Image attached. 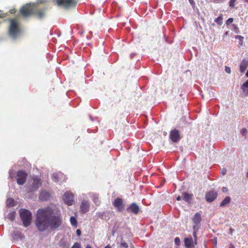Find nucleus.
<instances>
[{"instance_id": "19", "label": "nucleus", "mask_w": 248, "mask_h": 248, "mask_svg": "<svg viewBox=\"0 0 248 248\" xmlns=\"http://www.w3.org/2000/svg\"><path fill=\"white\" fill-rule=\"evenodd\" d=\"M183 200L187 202H190L191 200L192 199V194H188L186 192H184L183 193Z\"/></svg>"}, {"instance_id": "22", "label": "nucleus", "mask_w": 248, "mask_h": 248, "mask_svg": "<svg viewBox=\"0 0 248 248\" xmlns=\"http://www.w3.org/2000/svg\"><path fill=\"white\" fill-rule=\"evenodd\" d=\"M93 202L97 205L98 206L100 204V201L99 199L98 195H94L93 196Z\"/></svg>"}, {"instance_id": "16", "label": "nucleus", "mask_w": 248, "mask_h": 248, "mask_svg": "<svg viewBox=\"0 0 248 248\" xmlns=\"http://www.w3.org/2000/svg\"><path fill=\"white\" fill-rule=\"evenodd\" d=\"M193 222L195 225H198L200 223L202 220L201 215L199 213H196L195 214L193 217L192 218ZM196 225L193 226V229H195Z\"/></svg>"}, {"instance_id": "32", "label": "nucleus", "mask_w": 248, "mask_h": 248, "mask_svg": "<svg viewBox=\"0 0 248 248\" xmlns=\"http://www.w3.org/2000/svg\"><path fill=\"white\" fill-rule=\"evenodd\" d=\"M225 70L226 72L228 74H230L231 72V68L228 66H225Z\"/></svg>"}, {"instance_id": "18", "label": "nucleus", "mask_w": 248, "mask_h": 248, "mask_svg": "<svg viewBox=\"0 0 248 248\" xmlns=\"http://www.w3.org/2000/svg\"><path fill=\"white\" fill-rule=\"evenodd\" d=\"M248 66V59H245L243 60L240 65V71L241 73H244L247 70Z\"/></svg>"}, {"instance_id": "44", "label": "nucleus", "mask_w": 248, "mask_h": 248, "mask_svg": "<svg viewBox=\"0 0 248 248\" xmlns=\"http://www.w3.org/2000/svg\"><path fill=\"white\" fill-rule=\"evenodd\" d=\"M14 217H15L14 215H12L11 217V219L12 220H13L14 219Z\"/></svg>"}, {"instance_id": "36", "label": "nucleus", "mask_w": 248, "mask_h": 248, "mask_svg": "<svg viewBox=\"0 0 248 248\" xmlns=\"http://www.w3.org/2000/svg\"><path fill=\"white\" fill-rule=\"evenodd\" d=\"M76 233H77V234L79 236L81 235V232L80 230L77 229L76 231Z\"/></svg>"}, {"instance_id": "43", "label": "nucleus", "mask_w": 248, "mask_h": 248, "mask_svg": "<svg viewBox=\"0 0 248 248\" xmlns=\"http://www.w3.org/2000/svg\"><path fill=\"white\" fill-rule=\"evenodd\" d=\"M104 248H111V247L109 245H107Z\"/></svg>"}, {"instance_id": "4", "label": "nucleus", "mask_w": 248, "mask_h": 248, "mask_svg": "<svg viewBox=\"0 0 248 248\" xmlns=\"http://www.w3.org/2000/svg\"><path fill=\"white\" fill-rule=\"evenodd\" d=\"M20 217L25 227L28 226L31 223L32 218L31 213L28 210L21 209L19 210Z\"/></svg>"}, {"instance_id": "35", "label": "nucleus", "mask_w": 248, "mask_h": 248, "mask_svg": "<svg viewBox=\"0 0 248 248\" xmlns=\"http://www.w3.org/2000/svg\"><path fill=\"white\" fill-rule=\"evenodd\" d=\"M121 245L125 248H127L128 247V244L125 242H122Z\"/></svg>"}, {"instance_id": "1", "label": "nucleus", "mask_w": 248, "mask_h": 248, "mask_svg": "<svg viewBox=\"0 0 248 248\" xmlns=\"http://www.w3.org/2000/svg\"><path fill=\"white\" fill-rule=\"evenodd\" d=\"M35 223L40 232H44L48 228L53 231L62 224V216L60 213L54 212L52 208L46 207L37 210Z\"/></svg>"}, {"instance_id": "3", "label": "nucleus", "mask_w": 248, "mask_h": 248, "mask_svg": "<svg viewBox=\"0 0 248 248\" xmlns=\"http://www.w3.org/2000/svg\"><path fill=\"white\" fill-rule=\"evenodd\" d=\"M56 5L65 10L75 8L78 4V0H53Z\"/></svg>"}, {"instance_id": "47", "label": "nucleus", "mask_w": 248, "mask_h": 248, "mask_svg": "<svg viewBox=\"0 0 248 248\" xmlns=\"http://www.w3.org/2000/svg\"><path fill=\"white\" fill-rule=\"evenodd\" d=\"M245 2L248 3V0H244Z\"/></svg>"}, {"instance_id": "34", "label": "nucleus", "mask_w": 248, "mask_h": 248, "mask_svg": "<svg viewBox=\"0 0 248 248\" xmlns=\"http://www.w3.org/2000/svg\"><path fill=\"white\" fill-rule=\"evenodd\" d=\"M247 132V130L246 128H243L241 130V133L243 135H245L246 134Z\"/></svg>"}, {"instance_id": "15", "label": "nucleus", "mask_w": 248, "mask_h": 248, "mask_svg": "<svg viewBox=\"0 0 248 248\" xmlns=\"http://www.w3.org/2000/svg\"><path fill=\"white\" fill-rule=\"evenodd\" d=\"M45 9H39L36 10H34L33 15L39 19H41L45 16Z\"/></svg>"}, {"instance_id": "41", "label": "nucleus", "mask_w": 248, "mask_h": 248, "mask_svg": "<svg viewBox=\"0 0 248 248\" xmlns=\"http://www.w3.org/2000/svg\"><path fill=\"white\" fill-rule=\"evenodd\" d=\"M176 200L179 201L181 200V197L180 196H179L176 198Z\"/></svg>"}, {"instance_id": "5", "label": "nucleus", "mask_w": 248, "mask_h": 248, "mask_svg": "<svg viewBox=\"0 0 248 248\" xmlns=\"http://www.w3.org/2000/svg\"><path fill=\"white\" fill-rule=\"evenodd\" d=\"M19 13L24 17H29L34 13V8L30 4L23 6L19 10Z\"/></svg>"}, {"instance_id": "38", "label": "nucleus", "mask_w": 248, "mask_h": 248, "mask_svg": "<svg viewBox=\"0 0 248 248\" xmlns=\"http://www.w3.org/2000/svg\"><path fill=\"white\" fill-rule=\"evenodd\" d=\"M16 10L15 9H11L9 11V13L12 14H15L16 13Z\"/></svg>"}, {"instance_id": "23", "label": "nucleus", "mask_w": 248, "mask_h": 248, "mask_svg": "<svg viewBox=\"0 0 248 248\" xmlns=\"http://www.w3.org/2000/svg\"><path fill=\"white\" fill-rule=\"evenodd\" d=\"M6 204L9 207H13L15 205L14 200L12 198H8L6 201Z\"/></svg>"}, {"instance_id": "8", "label": "nucleus", "mask_w": 248, "mask_h": 248, "mask_svg": "<svg viewBox=\"0 0 248 248\" xmlns=\"http://www.w3.org/2000/svg\"><path fill=\"white\" fill-rule=\"evenodd\" d=\"M63 200L67 205H72L74 202V195L70 192H66L63 196Z\"/></svg>"}, {"instance_id": "21", "label": "nucleus", "mask_w": 248, "mask_h": 248, "mask_svg": "<svg viewBox=\"0 0 248 248\" xmlns=\"http://www.w3.org/2000/svg\"><path fill=\"white\" fill-rule=\"evenodd\" d=\"M214 21L216 22L218 26H221L223 23V15L221 14L218 17L215 18Z\"/></svg>"}, {"instance_id": "45", "label": "nucleus", "mask_w": 248, "mask_h": 248, "mask_svg": "<svg viewBox=\"0 0 248 248\" xmlns=\"http://www.w3.org/2000/svg\"><path fill=\"white\" fill-rule=\"evenodd\" d=\"M86 248H92V247L91 246L88 245L86 246Z\"/></svg>"}, {"instance_id": "20", "label": "nucleus", "mask_w": 248, "mask_h": 248, "mask_svg": "<svg viewBox=\"0 0 248 248\" xmlns=\"http://www.w3.org/2000/svg\"><path fill=\"white\" fill-rule=\"evenodd\" d=\"M231 202V198L230 197H226L223 201L221 202L220 206L223 207L226 204H229Z\"/></svg>"}, {"instance_id": "2", "label": "nucleus", "mask_w": 248, "mask_h": 248, "mask_svg": "<svg viewBox=\"0 0 248 248\" xmlns=\"http://www.w3.org/2000/svg\"><path fill=\"white\" fill-rule=\"evenodd\" d=\"M8 29V34L13 39H16L21 33L22 29L20 24L16 18L11 19Z\"/></svg>"}, {"instance_id": "24", "label": "nucleus", "mask_w": 248, "mask_h": 248, "mask_svg": "<svg viewBox=\"0 0 248 248\" xmlns=\"http://www.w3.org/2000/svg\"><path fill=\"white\" fill-rule=\"evenodd\" d=\"M70 221L71 225L73 226L77 227V221L76 218L74 217H70Z\"/></svg>"}, {"instance_id": "13", "label": "nucleus", "mask_w": 248, "mask_h": 248, "mask_svg": "<svg viewBox=\"0 0 248 248\" xmlns=\"http://www.w3.org/2000/svg\"><path fill=\"white\" fill-rule=\"evenodd\" d=\"M185 246L186 248H194L195 245V241L193 240L191 236L189 237L185 238L184 239Z\"/></svg>"}, {"instance_id": "39", "label": "nucleus", "mask_w": 248, "mask_h": 248, "mask_svg": "<svg viewBox=\"0 0 248 248\" xmlns=\"http://www.w3.org/2000/svg\"><path fill=\"white\" fill-rule=\"evenodd\" d=\"M189 3L192 5H193L195 4V2L194 0H188Z\"/></svg>"}, {"instance_id": "14", "label": "nucleus", "mask_w": 248, "mask_h": 248, "mask_svg": "<svg viewBox=\"0 0 248 248\" xmlns=\"http://www.w3.org/2000/svg\"><path fill=\"white\" fill-rule=\"evenodd\" d=\"M31 185V192L36 191L41 185L40 180L38 178H33Z\"/></svg>"}, {"instance_id": "9", "label": "nucleus", "mask_w": 248, "mask_h": 248, "mask_svg": "<svg viewBox=\"0 0 248 248\" xmlns=\"http://www.w3.org/2000/svg\"><path fill=\"white\" fill-rule=\"evenodd\" d=\"M170 138L173 142L179 141L181 139L179 130L176 129L171 130L170 133Z\"/></svg>"}, {"instance_id": "46", "label": "nucleus", "mask_w": 248, "mask_h": 248, "mask_svg": "<svg viewBox=\"0 0 248 248\" xmlns=\"http://www.w3.org/2000/svg\"><path fill=\"white\" fill-rule=\"evenodd\" d=\"M246 76L247 77H248V70L247 71V72L246 73Z\"/></svg>"}, {"instance_id": "40", "label": "nucleus", "mask_w": 248, "mask_h": 248, "mask_svg": "<svg viewBox=\"0 0 248 248\" xmlns=\"http://www.w3.org/2000/svg\"><path fill=\"white\" fill-rule=\"evenodd\" d=\"M6 16L5 14H0V18H3Z\"/></svg>"}, {"instance_id": "25", "label": "nucleus", "mask_w": 248, "mask_h": 248, "mask_svg": "<svg viewBox=\"0 0 248 248\" xmlns=\"http://www.w3.org/2000/svg\"><path fill=\"white\" fill-rule=\"evenodd\" d=\"M59 245L60 247H62V248L67 247L66 243L65 242L64 239H61L59 243Z\"/></svg>"}, {"instance_id": "10", "label": "nucleus", "mask_w": 248, "mask_h": 248, "mask_svg": "<svg viewBox=\"0 0 248 248\" xmlns=\"http://www.w3.org/2000/svg\"><path fill=\"white\" fill-rule=\"evenodd\" d=\"M217 194L215 190L207 192L205 194V199L207 202H210L214 201L217 197Z\"/></svg>"}, {"instance_id": "27", "label": "nucleus", "mask_w": 248, "mask_h": 248, "mask_svg": "<svg viewBox=\"0 0 248 248\" xmlns=\"http://www.w3.org/2000/svg\"><path fill=\"white\" fill-rule=\"evenodd\" d=\"M235 38L236 39H239V40H240V41H241V43H240V45L241 46H242V45H243V43H242V42H243V41L244 37H243V36H241V35H236V36H235Z\"/></svg>"}, {"instance_id": "7", "label": "nucleus", "mask_w": 248, "mask_h": 248, "mask_svg": "<svg viewBox=\"0 0 248 248\" xmlns=\"http://www.w3.org/2000/svg\"><path fill=\"white\" fill-rule=\"evenodd\" d=\"M112 205L117 209L118 212L122 211L125 207V204L123 199L117 198L112 202Z\"/></svg>"}, {"instance_id": "37", "label": "nucleus", "mask_w": 248, "mask_h": 248, "mask_svg": "<svg viewBox=\"0 0 248 248\" xmlns=\"http://www.w3.org/2000/svg\"><path fill=\"white\" fill-rule=\"evenodd\" d=\"M227 172V170L225 169H223L221 170V173H222V174L225 175Z\"/></svg>"}, {"instance_id": "30", "label": "nucleus", "mask_w": 248, "mask_h": 248, "mask_svg": "<svg viewBox=\"0 0 248 248\" xmlns=\"http://www.w3.org/2000/svg\"><path fill=\"white\" fill-rule=\"evenodd\" d=\"M174 243L175 244L179 246L180 244V240L179 237H175L174 239Z\"/></svg>"}, {"instance_id": "28", "label": "nucleus", "mask_w": 248, "mask_h": 248, "mask_svg": "<svg viewBox=\"0 0 248 248\" xmlns=\"http://www.w3.org/2000/svg\"><path fill=\"white\" fill-rule=\"evenodd\" d=\"M233 19L232 18H229L226 21V24L227 26H229L231 24H232L233 22Z\"/></svg>"}, {"instance_id": "6", "label": "nucleus", "mask_w": 248, "mask_h": 248, "mask_svg": "<svg viewBox=\"0 0 248 248\" xmlns=\"http://www.w3.org/2000/svg\"><path fill=\"white\" fill-rule=\"evenodd\" d=\"M28 173L23 170L17 171L16 175V182L19 185H23L26 182Z\"/></svg>"}, {"instance_id": "29", "label": "nucleus", "mask_w": 248, "mask_h": 248, "mask_svg": "<svg viewBox=\"0 0 248 248\" xmlns=\"http://www.w3.org/2000/svg\"><path fill=\"white\" fill-rule=\"evenodd\" d=\"M71 248H81V245L80 243L78 242H76L74 245L71 247Z\"/></svg>"}, {"instance_id": "17", "label": "nucleus", "mask_w": 248, "mask_h": 248, "mask_svg": "<svg viewBox=\"0 0 248 248\" xmlns=\"http://www.w3.org/2000/svg\"><path fill=\"white\" fill-rule=\"evenodd\" d=\"M50 194L46 191H42L39 194V198L41 201H47L50 198Z\"/></svg>"}, {"instance_id": "31", "label": "nucleus", "mask_w": 248, "mask_h": 248, "mask_svg": "<svg viewBox=\"0 0 248 248\" xmlns=\"http://www.w3.org/2000/svg\"><path fill=\"white\" fill-rule=\"evenodd\" d=\"M243 87L244 91H246V88H248V80L243 83Z\"/></svg>"}, {"instance_id": "12", "label": "nucleus", "mask_w": 248, "mask_h": 248, "mask_svg": "<svg viewBox=\"0 0 248 248\" xmlns=\"http://www.w3.org/2000/svg\"><path fill=\"white\" fill-rule=\"evenodd\" d=\"M90 204L89 202L86 201H83L81 202L80 206V212L85 214L88 212L89 210Z\"/></svg>"}, {"instance_id": "11", "label": "nucleus", "mask_w": 248, "mask_h": 248, "mask_svg": "<svg viewBox=\"0 0 248 248\" xmlns=\"http://www.w3.org/2000/svg\"><path fill=\"white\" fill-rule=\"evenodd\" d=\"M126 211L128 213L137 215L139 212L140 208L136 203H132L126 208Z\"/></svg>"}, {"instance_id": "33", "label": "nucleus", "mask_w": 248, "mask_h": 248, "mask_svg": "<svg viewBox=\"0 0 248 248\" xmlns=\"http://www.w3.org/2000/svg\"><path fill=\"white\" fill-rule=\"evenodd\" d=\"M193 235L194 238L195 244H197V232L194 231L193 233Z\"/></svg>"}, {"instance_id": "26", "label": "nucleus", "mask_w": 248, "mask_h": 248, "mask_svg": "<svg viewBox=\"0 0 248 248\" xmlns=\"http://www.w3.org/2000/svg\"><path fill=\"white\" fill-rule=\"evenodd\" d=\"M236 0H230L229 2V5L232 8H234L235 5Z\"/></svg>"}, {"instance_id": "42", "label": "nucleus", "mask_w": 248, "mask_h": 248, "mask_svg": "<svg viewBox=\"0 0 248 248\" xmlns=\"http://www.w3.org/2000/svg\"><path fill=\"white\" fill-rule=\"evenodd\" d=\"M52 177H53V178L55 182H57L58 181L57 179H55V174H53Z\"/></svg>"}]
</instances>
